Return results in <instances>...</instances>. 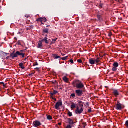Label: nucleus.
<instances>
[{
  "label": "nucleus",
  "mask_w": 128,
  "mask_h": 128,
  "mask_svg": "<svg viewBox=\"0 0 128 128\" xmlns=\"http://www.w3.org/2000/svg\"><path fill=\"white\" fill-rule=\"evenodd\" d=\"M21 56L22 58H24V54L22 53V50L20 52H16L14 54V52L13 53H10V56L12 58V60H14V58H18V56Z\"/></svg>",
  "instance_id": "obj_1"
},
{
  "label": "nucleus",
  "mask_w": 128,
  "mask_h": 128,
  "mask_svg": "<svg viewBox=\"0 0 128 128\" xmlns=\"http://www.w3.org/2000/svg\"><path fill=\"white\" fill-rule=\"evenodd\" d=\"M72 84L74 88H82L84 86V84L78 80L73 82Z\"/></svg>",
  "instance_id": "obj_2"
},
{
  "label": "nucleus",
  "mask_w": 128,
  "mask_h": 128,
  "mask_svg": "<svg viewBox=\"0 0 128 128\" xmlns=\"http://www.w3.org/2000/svg\"><path fill=\"white\" fill-rule=\"evenodd\" d=\"M100 62V58H98L96 59L94 58H90L89 60V63L90 64L94 65V64H98V62Z\"/></svg>",
  "instance_id": "obj_3"
},
{
  "label": "nucleus",
  "mask_w": 128,
  "mask_h": 128,
  "mask_svg": "<svg viewBox=\"0 0 128 128\" xmlns=\"http://www.w3.org/2000/svg\"><path fill=\"white\" fill-rule=\"evenodd\" d=\"M124 105L120 104V101L117 102V104H116V110H124Z\"/></svg>",
  "instance_id": "obj_4"
},
{
  "label": "nucleus",
  "mask_w": 128,
  "mask_h": 128,
  "mask_svg": "<svg viewBox=\"0 0 128 128\" xmlns=\"http://www.w3.org/2000/svg\"><path fill=\"white\" fill-rule=\"evenodd\" d=\"M82 112H84V109L82 107H78L76 114H82Z\"/></svg>",
  "instance_id": "obj_5"
},
{
  "label": "nucleus",
  "mask_w": 128,
  "mask_h": 128,
  "mask_svg": "<svg viewBox=\"0 0 128 128\" xmlns=\"http://www.w3.org/2000/svg\"><path fill=\"white\" fill-rule=\"evenodd\" d=\"M62 106V102H58L56 103L55 106V108L56 110H60V107Z\"/></svg>",
  "instance_id": "obj_6"
},
{
  "label": "nucleus",
  "mask_w": 128,
  "mask_h": 128,
  "mask_svg": "<svg viewBox=\"0 0 128 128\" xmlns=\"http://www.w3.org/2000/svg\"><path fill=\"white\" fill-rule=\"evenodd\" d=\"M76 93L78 96H82V90H76Z\"/></svg>",
  "instance_id": "obj_7"
},
{
  "label": "nucleus",
  "mask_w": 128,
  "mask_h": 128,
  "mask_svg": "<svg viewBox=\"0 0 128 128\" xmlns=\"http://www.w3.org/2000/svg\"><path fill=\"white\" fill-rule=\"evenodd\" d=\"M37 20L38 22H47L48 20L44 18H38Z\"/></svg>",
  "instance_id": "obj_8"
},
{
  "label": "nucleus",
  "mask_w": 128,
  "mask_h": 128,
  "mask_svg": "<svg viewBox=\"0 0 128 128\" xmlns=\"http://www.w3.org/2000/svg\"><path fill=\"white\" fill-rule=\"evenodd\" d=\"M40 122L38 121H36L34 122V126H36L37 128L38 126H40Z\"/></svg>",
  "instance_id": "obj_9"
},
{
  "label": "nucleus",
  "mask_w": 128,
  "mask_h": 128,
  "mask_svg": "<svg viewBox=\"0 0 128 128\" xmlns=\"http://www.w3.org/2000/svg\"><path fill=\"white\" fill-rule=\"evenodd\" d=\"M67 120L70 124L69 125L70 126V124H74V120H72V119L68 118Z\"/></svg>",
  "instance_id": "obj_10"
},
{
  "label": "nucleus",
  "mask_w": 128,
  "mask_h": 128,
  "mask_svg": "<svg viewBox=\"0 0 128 128\" xmlns=\"http://www.w3.org/2000/svg\"><path fill=\"white\" fill-rule=\"evenodd\" d=\"M113 94H114L116 97L118 96H120V92H118V91L117 90H114L113 92Z\"/></svg>",
  "instance_id": "obj_11"
},
{
  "label": "nucleus",
  "mask_w": 128,
  "mask_h": 128,
  "mask_svg": "<svg viewBox=\"0 0 128 128\" xmlns=\"http://www.w3.org/2000/svg\"><path fill=\"white\" fill-rule=\"evenodd\" d=\"M63 80L64 82H67V84H68L70 82V79H68V77L65 76L63 78Z\"/></svg>",
  "instance_id": "obj_12"
},
{
  "label": "nucleus",
  "mask_w": 128,
  "mask_h": 128,
  "mask_svg": "<svg viewBox=\"0 0 128 128\" xmlns=\"http://www.w3.org/2000/svg\"><path fill=\"white\" fill-rule=\"evenodd\" d=\"M42 42H45L46 44H48V38H46L41 40Z\"/></svg>",
  "instance_id": "obj_13"
},
{
  "label": "nucleus",
  "mask_w": 128,
  "mask_h": 128,
  "mask_svg": "<svg viewBox=\"0 0 128 128\" xmlns=\"http://www.w3.org/2000/svg\"><path fill=\"white\" fill-rule=\"evenodd\" d=\"M38 48H42V42L40 41L38 44Z\"/></svg>",
  "instance_id": "obj_14"
},
{
  "label": "nucleus",
  "mask_w": 128,
  "mask_h": 128,
  "mask_svg": "<svg viewBox=\"0 0 128 128\" xmlns=\"http://www.w3.org/2000/svg\"><path fill=\"white\" fill-rule=\"evenodd\" d=\"M19 66H20V68H22V70H24V68H24V64L22 63H20L19 64Z\"/></svg>",
  "instance_id": "obj_15"
},
{
  "label": "nucleus",
  "mask_w": 128,
  "mask_h": 128,
  "mask_svg": "<svg viewBox=\"0 0 128 128\" xmlns=\"http://www.w3.org/2000/svg\"><path fill=\"white\" fill-rule=\"evenodd\" d=\"M78 104L80 106V108H82L84 106V102L82 101H79Z\"/></svg>",
  "instance_id": "obj_16"
},
{
  "label": "nucleus",
  "mask_w": 128,
  "mask_h": 128,
  "mask_svg": "<svg viewBox=\"0 0 128 128\" xmlns=\"http://www.w3.org/2000/svg\"><path fill=\"white\" fill-rule=\"evenodd\" d=\"M76 105L72 103L71 105V109L74 110V108H76Z\"/></svg>",
  "instance_id": "obj_17"
},
{
  "label": "nucleus",
  "mask_w": 128,
  "mask_h": 128,
  "mask_svg": "<svg viewBox=\"0 0 128 128\" xmlns=\"http://www.w3.org/2000/svg\"><path fill=\"white\" fill-rule=\"evenodd\" d=\"M98 18L99 20H102V15H100V14L98 15Z\"/></svg>",
  "instance_id": "obj_18"
},
{
  "label": "nucleus",
  "mask_w": 128,
  "mask_h": 128,
  "mask_svg": "<svg viewBox=\"0 0 128 128\" xmlns=\"http://www.w3.org/2000/svg\"><path fill=\"white\" fill-rule=\"evenodd\" d=\"M58 91L54 90L53 92H52L50 94L51 96H54V94H58Z\"/></svg>",
  "instance_id": "obj_19"
},
{
  "label": "nucleus",
  "mask_w": 128,
  "mask_h": 128,
  "mask_svg": "<svg viewBox=\"0 0 128 128\" xmlns=\"http://www.w3.org/2000/svg\"><path fill=\"white\" fill-rule=\"evenodd\" d=\"M113 66L115 68H118V62H114L113 64Z\"/></svg>",
  "instance_id": "obj_20"
},
{
  "label": "nucleus",
  "mask_w": 128,
  "mask_h": 128,
  "mask_svg": "<svg viewBox=\"0 0 128 128\" xmlns=\"http://www.w3.org/2000/svg\"><path fill=\"white\" fill-rule=\"evenodd\" d=\"M38 66V62H36V61H35L33 63V66Z\"/></svg>",
  "instance_id": "obj_21"
},
{
  "label": "nucleus",
  "mask_w": 128,
  "mask_h": 128,
  "mask_svg": "<svg viewBox=\"0 0 128 128\" xmlns=\"http://www.w3.org/2000/svg\"><path fill=\"white\" fill-rule=\"evenodd\" d=\"M68 114L69 116H72V113L70 111H68Z\"/></svg>",
  "instance_id": "obj_22"
},
{
  "label": "nucleus",
  "mask_w": 128,
  "mask_h": 128,
  "mask_svg": "<svg viewBox=\"0 0 128 128\" xmlns=\"http://www.w3.org/2000/svg\"><path fill=\"white\" fill-rule=\"evenodd\" d=\"M112 70L113 72H116V71L118 70V68H117L116 67L114 66V67L112 68Z\"/></svg>",
  "instance_id": "obj_23"
},
{
  "label": "nucleus",
  "mask_w": 128,
  "mask_h": 128,
  "mask_svg": "<svg viewBox=\"0 0 128 128\" xmlns=\"http://www.w3.org/2000/svg\"><path fill=\"white\" fill-rule=\"evenodd\" d=\"M47 118L49 120H52V116H48L47 117Z\"/></svg>",
  "instance_id": "obj_24"
},
{
  "label": "nucleus",
  "mask_w": 128,
  "mask_h": 128,
  "mask_svg": "<svg viewBox=\"0 0 128 128\" xmlns=\"http://www.w3.org/2000/svg\"><path fill=\"white\" fill-rule=\"evenodd\" d=\"M44 32H45L46 34H48V29H44Z\"/></svg>",
  "instance_id": "obj_25"
},
{
  "label": "nucleus",
  "mask_w": 128,
  "mask_h": 128,
  "mask_svg": "<svg viewBox=\"0 0 128 128\" xmlns=\"http://www.w3.org/2000/svg\"><path fill=\"white\" fill-rule=\"evenodd\" d=\"M54 58H55V59H56V60H58V58H60V56H56V55H55V56H54Z\"/></svg>",
  "instance_id": "obj_26"
},
{
  "label": "nucleus",
  "mask_w": 128,
  "mask_h": 128,
  "mask_svg": "<svg viewBox=\"0 0 128 128\" xmlns=\"http://www.w3.org/2000/svg\"><path fill=\"white\" fill-rule=\"evenodd\" d=\"M57 40H58V38H56V39H54V40H52V44H56V41Z\"/></svg>",
  "instance_id": "obj_27"
},
{
  "label": "nucleus",
  "mask_w": 128,
  "mask_h": 128,
  "mask_svg": "<svg viewBox=\"0 0 128 128\" xmlns=\"http://www.w3.org/2000/svg\"><path fill=\"white\" fill-rule=\"evenodd\" d=\"M79 64H82V60H77Z\"/></svg>",
  "instance_id": "obj_28"
},
{
  "label": "nucleus",
  "mask_w": 128,
  "mask_h": 128,
  "mask_svg": "<svg viewBox=\"0 0 128 128\" xmlns=\"http://www.w3.org/2000/svg\"><path fill=\"white\" fill-rule=\"evenodd\" d=\"M71 97L72 98H76V94H71Z\"/></svg>",
  "instance_id": "obj_29"
},
{
  "label": "nucleus",
  "mask_w": 128,
  "mask_h": 128,
  "mask_svg": "<svg viewBox=\"0 0 128 128\" xmlns=\"http://www.w3.org/2000/svg\"><path fill=\"white\" fill-rule=\"evenodd\" d=\"M125 126L128 128V120L126 121Z\"/></svg>",
  "instance_id": "obj_30"
},
{
  "label": "nucleus",
  "mask_w": 128,
  "mask_h": 128,
  "mask_svg": "<svg viewBox=\"0 0 128 128\" xmlns=\"http://www.w3.org/2000/svg\"><path fill=\"white\" fill-rule=\"evenodd\" d=\"M68 56H66V57H64L62 58L63 60H66L68 59Z\"/></svg>",
  "instance_id": "obj_31"
},
{
  "label": "nucleus",
  "mask_w": 128,
  "mask_h": 128,
  "mask_svg": "<svg viewBox=\"0 0 128 128\" xmlns=\"http://www.w3.org/2000/svg\"><path fill=\"white\" fill-rule=\"evenodd\" d=\"M30 15H28V14H26V15H25V18H30Z\"/></svg>",
  "instance_id": "obj_32"
},
{
  "label": "nucleus",
  "mask_w": 128,
  "mask_h": 128,
  "mask_svg": "<svg viewBox=\"0 0 128 128\" xmlns=\"http://www.w3.org/2000/svg\"><path fill=\"white\" fill-rule=\"evenodd\" d=\"M0 84H2L3 86H6V85L4 84V82H1Z\"/></svg>",
  "instance_id": "obj_33"
},
{
  "label": "nucleus",
  "mask_w": 128,
  "mask_h": 128,
  "mask_svg": "<svg viewBox=\"0 0 128 128\" xmlns=\"http://www.w3.org/2000/svg\"><path fill=\"white\" fill-rule=\"evenodd\" d=\"M66 128H72V125H68Z\"/></svg>",
  "instance_id": "obj_34"
},
{
  "label": "nucleus",
  "mask_w": 128,
  "mask_h": 128,
  "mask_svg": "<svg viewBox=\"0 0 128 128\" xmlns=\"http://www.w3.org/2000/svg\"><path fill=\"white\" fill-rule=\"evenodd\" d=\"M84 128H86V123H83Z\"/></svg>",
  "instance_id": "obj_35"
},
{
  "label": "nucleus",
  "mask_w": 128,
  "mask_h": 128,
  "mask_svg": "<svg viewBox=\"0 0 128 128\" xmlns=\"http://www.w3.org/2000/svg\"><path fill=\"white\" fill-rule=\"evenodd\" d=\"M99 8H102V4H100Z\"/></svg>",
  "instance_id": "obj_36"
},
{
  "label": "nucleus",
  "mask_w": 128,
  "mask_h": 128,
  "mask_svg": "<svg viewBox=\"0 0 128 128\" xmlns=\"http://www.w3.org/2000/svg\"><path fill=\"white\" fill-rule=\"evenodd\" d=\"M70 62H71V64H74V60H70Z\"/></svg>",
  "instance_id": "obj_37"
},
{
  "label": "nucleus",
  "mask_w": 128,
  "mask_h": 128,
  "mask_svg": "<svg viewBox=\"0 0 128 128\" xmlns=\"http://www.w3.org/2000/svg\"><path fill=\"white\" fill-rule=\"evenodd\" d=\"M109 36H112V33H110L108 34Z\"/></svg>",
  "instance_id": "obj_38"
},
{
  "label": "nucleus",
  "mask_w": 128,
  "mask_h": 128,
  "mask_svg": "<svg viewBox=\"0 0 128 128\" xmlns=\"http://www.w3.org/2000/svg\"><path fill=\"white\" fill-rule=\"evenodd\" d=\"M88 112H92V109L90 108L88 110Z\"/></svg>",
  "instance_id": "obj_39"
},
{
  "label": "nucleus",
  "mask_w": 128,
  "mask_h": 128,
  "mask_svg": "<svg viewBox=\"0 0 128 128\" xmlns=\"http://www.w3.org/2000/svg\"><path fill=\"white\" fill-rule=\"evenodd\" d=\"M9 58H10V56H8V57L6 58V60H8Z\"/></svg>",
  "instance_id": "obj_40"
},
{
  "label": "nucleus",
  "mask_w": 128,
  "mask_h": 128,
  "mask_svg": "<svg viewBox=\"0 0 128 128\" xmlns=\"http://www.w3.org/2000/svg\"><path fill=\"white\" fill-rule=\"evenodd\" d=\"M59 126H62V123H58Z\"/></svg>",
  "instance_id": "obj_41"
},
{
  "label": "nucleus",
  "mask_w": 128,
  "mask_h": 128,
  "mask_svg": "<svg viewBox=\"0 0 128 128\" xmlns=\"http://www.w3.org/2000/svg\"><path fill=\"white\" fill-rule=\"evenodd\" d=\"M29 76H32V73H31L30 74H29Z\"/></svg>",
  "instance_id": "obj_42"
},
{
  "label": "nucleus",
  "mask_w": 128,
  "mask_h": 128,
  "mask_svg": "<svg viewBox=\"0 0 128 128\" xmlns=\"http://www.w3.org/2000/svg\"><path fill=\"white\" fill-rule=\"evenodd\" d=\"M6 54L8 56V54Z\"/></svg>",
  "instance_id": "obj_43"
},
{
  "label": "nucleus",
  "mask_w": 128,
  "mask_h": 128,
  "mask_svg": "<svg viewBox=\"0 0 128 128\" xmlns=\"http://www.w3.org/2000/svg\"><path fill=\"white\" fill-rule=\"evenodd\" d=\"M18 44H20V43H18Z\"/></svg>",
  "instance_id": "obj_44"
}]
</instances>
